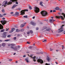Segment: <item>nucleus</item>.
<instances>
[{
  "instance_id": "nucleus-1",
  "label": "nucleus",
  "mask_w": 65,
  "mask_h": 65,
  "mask_svg": "<svg viewBox=\"0 0 65 65\" xmlns=\"http://www.w3.org/2000/svg\"><path fill=\"white\" fill-rule=\"evenodd\" d=\"M13 2H16L15 3L16 4H18V2H17V0H11L10 2H9L8 3L7 1H4L3 2V5L2 6H4V7H6V6H7V5H9V4H12Z\"/></svg>"
},
{
  "instance_id": "nucleus-2",
  "label": "nucleus",
  "mask_w": 65,
  "mask_h": 65,
  "mask_svg": "<svg viewBox=\"0 0 65 65\" xmlns=\"http://www.w3.org/2000/svg\"><path fill=\"white\" fill-rule=\"evenodd\" d=\"M41 14L42 16H46L47 14V12L46 11H42L41 13Z\"/></svg>"
},
{
  "instance_id": "nucleus-3",
  "label": "nucleus",
  "mask_w": 65,
  "mask_h": 65,
  "mask_svg": "<svg viewBox=\"0 0 65 65\" xmlns=\"http://www.w3.org/2000/svg\"><path fill=\"white\" fill-rule=\"evenodd\" d=\"M65 26V25H62V26H61L60 29H58V31H59L58 32V33H61V32H63V26Z\"/></svg>"
},
{
  "instance_id": "nucleus-4",
  "label": "nucleus",
  "mask_w": 65,
  "mask_h": 65,
  "mask_svg": "<svg viewBox=\"0 0 65 65\" xmlns=\"http://www.w3.org/2000/svg\"><path fill=\"white\" fill-rule=\"evenodd\" d=\"M34 9L36 13H38V12H39V8L35 7L34 8Z\"/></svg>"
},
{
  "instance_id": "nucleus-5",
  "label": "nucleus",
  "mask_w": 65,
  "mask_h": 65,
  "mask_svg": "<svg viewBox=\"0 0 65 65\" xmlns=\"http://www.w3.org/2000/svg\"><path fill=\"white\" fill-rule=\"evenodd\" d=\"M56 19H60V18H61L62 20H64V18H63V17L61 16H56Z\"/></svg>"
},
{
  "instance_id": "nucleus-6",
  "label": "nucleus",
  "mask_w": 65,
  "mask_h": 65,
  "mask_svg": "<svg viewBox=\"0 0 65 65\" xmlns=\"http://www.w3.org/2000/svg\"><path fill=\"white\" fill-rule=\"evenodd\" d=\"M28 9L23 10L21 11V15H23L25 14V11H28Z\"/></svg>"
},
{
  "instance_id": "nucleus-7",
  "label": "nucleus",
  "mask_w": 65,
  "mask_h": 65,
  "mask_svg": "<svg viewBox=\"0 0 65 65\" xmlns=\"http://www.w3.org/2000/svg\"><path fill=\"white\" fill-rule=\"evenodd\" d=\"M11 48L14 50V51H18L20 50L19 48H17V47H11Z\"/></svg>"
},
{
  "instance_id": "nucleus-8",
  "label": "nucleus",
  "mask_w": 65,
  "mask_h": 65,
  "mask_svg": "<svg viewBox=\"0 0 65 65\" xmlns=\"http://www.w3.org/2000/svg\"><path fill=\"white\" fill-rule=\"evenodd\" d=\"M7 32H3V37L6 38V36H7V35H6V34H7Z\"/></svg>"
},
{
  "instance_id": "nucleus-9",
  "label": "nucleus",
  "mask_w": 65,
  "mask_h": 65,
  "mask_svg": "<svg viewBox=\"0 0 65 65\" xmlns=\"http://www.w3.org/2000/svg\"><path fill=\"white\" fill-rule=\"evenodd\" d=\"M1 22L3 25H4V24L6 23L7 22L5 20H4L1 21Z\"/></svg>"
},
{
  "instance_id": "nucleus-10",
  "label": "nucleus",
  "mask_w": 65,
  "mask_h": 65,
  "mask_svg": "<svg viewBox=\"0 0 65 65\" xmlns=\"http://www.w3.org/2000/svg\"><path fill=\"white\" fill-rule=\"evenodd\" d=\"M37 61L38 62H40V63L41 64H42V63H43V61L41 59H38L37 60Z\"/></svg>"
},
{
  "instance_id": "nucleus-11",
  "label": "nucleus",
  "mask_w": 65,
  "mask_h": 65,
  "mask_svg": "<svg viewBox=\"0 0 65 65\" xmlns=\"http://www.w3.org/2000/svg\"><path fill=\"white\" fill-rule=\"evenodd\" d=\"M30 24L31 25H33V26H35V25H36V23H34V22L32 21H31L30 22Z\"/></svg>"
},
{
  "instance_id": "nucleus-12",
  "label": "nucleus",
  "mask_w": 65,
  "mask_h": 65,
  "mask_svg": "<svg viewBox=\"0 0 65 65\" xmlns=\"http://www.w3.org/2000/svg\"><path fill=\"white\" fill-rule=\"evenodd\" d=\"M55 20H54L53 19H50L49 20V22H50V23H53V22H55Z\"/></svg>"
},
{
  "instance_id": "nucleus-13",
  "label": "nucleus",
  "mask_w": 65,
  "mask_h": 65,
  "mask_svg": "<svg viewBox=\"0 0 65 65\" xmlns=\"http://www.w3.org/2000/svg\"><path fill=\"white\" fill-rule=\"evenodd\" d=\"M15 45L14 44H9L8 46H14Z\"/></svg>"
},
{
  "instance_id": "nucleus-14",
  "label": "nucleus",
  "mask_w": 65,
  "mask_h": 65,
  "mask_svg": "<svg viewBox=\"0 0 65 65\" xmlns=\"http://www.w3.org/2000/svg\"><path fill=\"white\" fill-rule=\"evenodd\" d=\"M3 29V26L1 24H0V30Z\"/></svg>"
},
{
  "instance_id": "nucleus-15",
  "label": "nucleus",
  "mask_w": 65,
  "mask_h": 65,
  "mask_svg": "<svg viewBox=\"0 0 65 65\" xmlns=\"http://www.w3.org/2000/svg\"><path fill=\"white\" fill-rule=\"evenodd\" d=\"M46 59L48 62H49L50 61V58L48 56H47V58H46Z\"/></svg>"
},
{
  "instance_id": "nucleus-16",
  "label": "nucleus",
  "mask_w": 65,
  "mask_h": 65,
  "mask_svg": "<svg viewBox=\"0 0 65 65\" xmlns=\"http://www.w3.org/2000/svg\"><path fill=\"white\" fill-rule=\"evenodd\" d=\"M17 5H13V6L12 7V8H14V7H15L16 6H17Z\"/></svg>"
},
{
  "instance_id": "nucleus-17",
  "label": "nucleus",
  "mask_w": 65,
  "mask_h": 65,
  "mask_svg": "<svg viewBox=\"0 0 65 65\" xmlns=\"http://www.w3.org/2000/svg\"><path fill=\"white\" fill-rule=\"evenodd\" d=\"M35 58H36V57L35 56H34L32 58L33 59V60L34 61V62H36V60H35Z\"/></svg>"
},
{
  "instance_id": "nucleus-18",
  "label": "nucleus",
  "mask_w": 65,
  "mask_h": 65,
  "mask_svg": "<svg viewBox=\"0 0 65 65\" xmlns=\"http://www.w3.org/2000/svg\"><path fill=\"white\" fill-rule=\"evenodd\" d=\"M51 30V28H49L46 29V31H50Z\"/></svg>"
},
{
  "instance_id": "nucleus-19",
  "label": "nucleus",
  "mask_w": 65,
  "mask_h": 65,
  "mask_svg": "<svg viewBox=\"0 0 65 65\" xmlns=\"http://www.w3.org/2000/svg\"><path fill=\"white\" fill-rule=\"evenodd\" d=\"M16 31L17 32H20V30L18 29H16Z\"/></svg>"
},
{
  "instance_id": "nucleus-20",
  "label": "nucleus",
  "mask_w": 65,
  "mask_h": 65,
  "mask_svg": "<svg viewBox=\"0 0 65 65\" xmlns=\"http://www.w3.org/2000/svg\"><path fill=\"white\" fill-rule=\"evenodd\" d=\"M55 9H56V10H59L60 8L58 7H56L55 8Z\"/></svg>"
},
{
  "instance_id": "nucleus-21",
  "label": "nucleus",
  "mask_w": 65,
  "mask_h": 65,
  "mask_svg": "<svg viewBox=\"0 0 65 65\" xmlns=\"http://www.w3.org/2000/svg\"><path fill=\"white\" fill-rule=\"evenodd\" d=\"M19 14V12H16L15 13V14L16 15H18Z\"/></svg>"
},
{
  "instance_id": "nucleus-22",
  "label": "nucleus",
  "mask_w": 65,
  "mask_h": 65,
  "mask_svg": "<svg viewBox=\"0 0 65 65\" xmlns=\"http://www.w3.org/2000/svg\"><path fill=\"white\" fill-rule=\"evenodd\" d=\"M25 26V25H23V24H22L21 25L20 27L21 28H22L23 27H24Z\"/></svg>"
},
{
  "instance_id": "nucleus-23",
  "label": "nucleus",
  "mask_w": 65,
  "mask_h": 65,
  "mask_svg": "<svg viewBox=\"0 0 65 65\" xmlns=\"http://www.w3.org/2000/svg\"><path fill=\"white\" fill-rule=\"evenodd\" d=\"M24 31V29H21L20 30V31H21V32H23Z\"/></svg>"
},
{
  "instance_id": "nucleus-24",
  "label": "nucleus",
  "mask_w": 65,
  "mask_h": 65,
  "mask_svg": "<svg viewBox=\"0 0 65 65\" xmlns=\"http://www.w3.org/2000/svg\"><path fill=\"white\" fill-rule=\"evenodd\" d=\"M11 30H12V31H14V30H15V28H11Z\"/></svg>"
},
{
  "instance_id": "nucleus-25",
  "label": "nucleus",
  "mask_w": 65,
  "mask_h": 65,
  "mask_svg": "<svg viewBox=\"0 0 65 65\" xmlns=\"http://www.w3.org/2000/svg\"><path fill=\"white\" fill-rule=\"evenodd\" d=\"M42 2H40V5H41V6H43V5H42Z\"/></svg>"
},
{
  "instance_id": "nucleus-26",
  "label": "nucleus",
  "mask_w": 65,
  "mask_h": 65,
  "mask_svg": "<svg viewBox=\"0 0 65 65\" xmlns=\"http://www.w3.org/2000/svg\"><path fill=\"white\" fill-rule=\"evenodd\" d=\"M5 31V29H3L1 30V32H4Z\"/></svg>"
},
{
  "instance_id": "nucleus-27",
  "label": "nucleus",
  "mask_w": 65,
  "mask_h": 65,
  "mask_svg": "<svg viewBox=\"0 0 65 65\" xmlns=\"http://www.w3.org/2000/svg\"><path fill=\"white\" fill-rule=\"evenodd\" d=\"M5 45V43H3L2 44V46H4Z\"/></svg>"
},
{
  "instance_id": "nucleus-28",
  "label": "nucleus",
  "mask_w": 65,
  "mask_h": 65,
  "mask_svg": "<svg viewBox=\"0 0 65 65\" xmlns=\"http://www.w3.org/2000/svg\"><path fill=\"white\" fill-rule=\"evenodd\" d=\"M25 60V61H26L27 62V63H28V62H29V61H28V59H26Z\"/></svg>"
},
{
  "instance_id": "nucleus-29",
  "label": "nucleus",
  "mask_w": 65,
  "mask_h": 65,
  "mask_svg": "<svg viewBox=\"0 0 65 65\" xmlns=\"http://www.w3.org/2000/svg\"><path fill=\"white\" fill-rule=\"evenodd\" d=\"M43 29H46V26H45L44 27H43Z\"/></svg>"
},
{
  "instance_id": "nucleus-30",
  "label": "nucleus",
  "mask_w": 65,
  "mask_h": 65,
  "mask_svg": "<svg viewBox=\"0 0 65 65\" xmlns=\"http://www.w3.org/2000/svg\"><path fill=\"white\" fill-rule=\"evenodd\" d=\"M9 40H10L7 39L5 40V41H9Z\"/></svg>"
},
{
  "instance_id": "nucleus-31",
  "label": "nucleus",
  "mask_w": 65,
  "mask_h": 65,
  "mask_svg": "<svg viewBox=\"0 0 65 65\" xmlns=\"http://www.w3.org/2000/svg\"><path fill=\"white\" fill-rule=\"evenodd\" d=\"M2 11L3 12H5V10H4L3 9L2 10Z\"/></svg>"
},
{
  "instance_id": "nucleus-32",
  "label": "nucleus",
  "mask_w": 65,
  "mask_h": 65,
  "mask_svg": "<svg viewBox=\"0 0 65 65\" xmlns=\"http://www.w3.org/2000/svg\"><path fill=\"white\" fill-rule=\"evenodd\" d=\"M30 33H33V31L31 30H30Z\"/></svg>"
},
{
  "instance_id": "nucleus-33",
  "label": "nucleus",
  "mask_w": 65,
  "mask_h": 65,
  "mask_svg": "<svg viewBox=\"0 0 65 65\" xmlns=\"http://www.w3.org/2000/svg\"><path fill=\"white\" fill-rule=\"evenodd\" d=\"M29 8L30 9H32V8H31V7H30V6H29Z\"/></svg>"
},
{
  "instance_id": "nucleus-34",
  "label": "nucleus",
  "mask_w": 65,
  "mask_h": 65,
  "mask_svg": "<svg viewBox=\"0 0 65 65\" xmlns=\"http://www.w3.org/2000/svg\"><path fill=\"white\" fill-rule=\"evenodd\" d=\"M13 31L11 30L9 31V33H12V32H13Z\"/></svg>"
},
{
  "instance_id": "nucleus-35",
  "label": "nucleus",
  "mask_w": 65,
  "mask_h": 65,
  "mask_svg": "<svg viewBox=\"0 0 65 65\" xmlns=\"http://www.w3.org/2000/svg\"><path fill=\"white\" fill-rule=\"evenodd\" d=\"M24 18H27L28 17L27 16H24L23 17Z\"/></svg>"
},
{
  "instance_id": "nucleus-36",
  "label": "nucleus",
  "mask_w": 65,
  "mask_h": 65,
  "mask_svg": "<svg viewBox=\"0 0 65 65\" xmlns=\"http://www.w3.org/2000/svg\"><path fill=\"white\" fill-rule=\"evenodd\" d=\"M7 37H10L11 36L10 35H8L7 36Z\"/></svg>"
},
{
  "instance_id": "nucleus-37",
  "label": "nucleus",
  "mask_w": 65,
  "mask_h": 65,
  "mask_svg": "<svg viewBox=\"0 0 65 65\" xmlns=\"http://www.w3.org/2000/svg\"><path fill=\"white\" fill-rule=\"evenodd\" d=\"M27 34H30V32L28 31H27Z\"/></svg>"
},
{
  "instance_id": "nucleus-38",
  "label": "nucleus",
  "mask_w": 65,
  "mask_h": 65,
  "mask_svg": "<svg viewBox=\"0 0 65 65\" xmlns=\"http://www.w3.org/2000/svg\"><path fill=\"white\" fill-rule=\"evenodd\" d=\"M46 40H44V41H43V42H46Z\"/></svg>"
},
{
  "instance_id": "nucleus-39",
  "label": "nucleus",
  "mask_w": 65,
  "mask_h": 65,
  "mask_svg": "<svg viewBox=\"0 0 65 65\" xmlns=\"http://www.w3.org/2000/svg\"><path fill=\"white\" fill-rule=\"evenodd\" d=\"M16 39H17V38H16V37H14V40H16Z\"/></svg>"
},
{
  "instance_id": "nucleus-40",
  "label": "nucleus",
  "mask_w": 65,
  "mask_h": 65,
  "mask_svg": "<svg viewBox=\"0 0 65 65\" xmlns=\"http://www.w3.org/2000/svg\"><path fill=\"white\" fill-rule=\"evenodd\" d=\"M38 29H39V28H38V27H37L36 28V30H38Z\"/></svg>"
},
{
  "instance_id": "nucleus-41",
  "label": "nucleus",
  "mask_w": 65,
  "mask_h": 65,
  "mask_svg": "<svg viewBox=\"0 0 65 65\" xmlns=\"http://www.w3.org/2000/svg\"><path fill=\"white\" fill-rule=\"evenodd\" d=\"M50 51H53V49L52 48L51 49V48H50Z\"/></svg>"
},
{
  "instance_id": "nucleus-42",
  "label": "nucleus",
  "mask_w": 65,
  "mask_h": 65,
  "mask_svg": "<svg viewBox=\"0 0 65 65\" xmlns=\"http://www.w3.org/2000/svg\"><path fill=\"white\" fill-rule=\"evenodd\" d=\"M9 61H12V59H10L9 60Z\"/></svg>"
},
{
  "instance_id": "nucleus-43",
  "label": "nucleus",
  "mask_w": 65,
  "mask_h": 65,
  "mask_svg": "<svg viewBox=\"0 0 65 65\" xmlns=\"http://www.w3.org/2000/svg\"><path fill=\"white\" fill-rule=\"evenodd\" d=\"M44 21H46V22H47L48 21V20H44Z\"/></svg>"
},
{
  "instance_id": "nucleus-44",
  "label": "nucleus",
  "mask_w": 65,
  "mask_h": 65,
  "mask_svg": "<svg viewBox=\"0 0 65 65\" xmlns=\"http://www.w3.org/2000/svg\"><path fill=\"white\" fill-rule=\"evenodd\" d=\"M62 49H63V48H64V46L63 45L62 46Z\"/></svg>"
},
{
  "instance_id": "nucleus-45",
  "label": "nucleus",
  "mask_w": 65,
  "mask_h": 65,
  "mask_svg": "<svg viewBox=\"0 0 65 65\" xmlns=\"http://www.w3.org/2000/svg\"><path fill=\"white\" fill-rule=\"evenodd\" d=\"M56 10H53V12H56Z\"/></svg>"
},
{
  "instance_id": "nucleus-46",
  "label": "nucleus",
  "mask_w": 65,
  "mask_h": 65,
  "mask_svg": "<svg viewBox=\"0 0 65 65\" xmlns=\"http://www.w3.org/2000/svg\"><path fill=\"white\" fill-rule=\"evenodd\" d=\"M35 16L33 17H32V19H35Z\"/></svg>"
},
{
  "instance_id": "nucleus-47",
  "label": "nucleus",
  "mask_w": 65,
  "mask_h": 65,
  "mask_svg": "<svg viewBox=\"0 0 65 65\" xmlns=\"http://www.w3.org/2000/svg\"><path fill=\"white\" fill-rule=\"evenodd\" d=\"M20 36V34H18L17 35V36L18 37Z\"/></svg>"
},
{
  "instance_id": "nucleus-48",
  "label": "nucleus",
  "mask_w": 65,
  "mask_h": 65,
  "mask_svg": "<svg viewBox=\"0 0 65 65\" xmlns=\"http://www.w3.org/2000/svg\"><path fill=\"white\" fill-rule=\"evenodd\" d=\"M3 20H5V18H2Z\"/></svg>"
},
{
  "instance_id": "nucleus-49",
  "label": "nucleus",
  "mask_w": 65,
  "mask_h": 65,
  "mask_svg": "<svg viewBox=\"0 0 65 65\" xmlns=\"http://www.w3.org/2000/svg\"><path fill=\"white\" fill-rule=\"evenodd\" d=\"M18 48H20V46H18Z\"/></svg>"
},
{
  "instance_id": "nucleus-50",
  "label": "nucleus",
  "mask_w": 65,
  "mask_h": 65,
  "mask_svg": "<svg viewBox=\"0 0 65 65\" xmlns=\"http://www.w3.org/2000/svg\"><path fill=\"white\" fill-rule=\"evenodd\" d=\"M11 14H13V12H12L10 13Z\"/></svg>"
},
{
  "instance_id": "nucleus-51",
  "label": "nucleus",
  "mask_w": 65,
  "mask_h": 65,
  "mask_svg": "<svg viewBox=\"0 0 65 65\" xmlns=\"http://www.w3.org/2000/svg\"><path fill=\"white\" fill-rule=\"evenodd\" d=\"M53 12V10H50V12Z\"/></svg>"
},
{
  "instance_id": "nucleus-52",
  "label": "nucleus",
  "mask_w": 65,
  "mask_h": 65,
  "mask_svg": "<svg viewBox=\"0 0 65 65\" xmlns=\"http://www.w3.org/2000/svg\"><path fill=\"white\" fill-rule=\"evenodd\" d=\"M2 17V15L0 14V17Z\"/></svg>"
},
{
  "instance_id": "nucleus-53",
  "label": "nucleus",
  "mask_w": 65,
  "mask_h": 65,
  "mask_svg": "<svg viewBox=\"0 0 65 65\" xmlns=\"http://www.w3.org/2000/svg\"><path fill=\"white\" fill-rule=\"evenodd\" d=\"M27 44H30V43L28 42H27Z\"/></svg>"
},
{
  "instance_id": "nucleus-54",
  "label": "nucleus",
  "mask_w": 65,
  "mask_h": 65,
  "mask_svg": "<svg viewBox=\"0 0 65 65\" xmlns=\"http://www.w3.org/2000/svg\"><path fill=\"white\" fill-rule=\"evenodd\" d=\"M18 10H21V9L19 8L18 9Z\"/></svg>"
},
{
  "instance_id": "nucleus-55",
  "label": "nucleus",
  "mask_w": 65,
  "mask_h": 65,
  "mask_svg": "<svg viewBox=\"0 0 65 65\" xmlns=\"http://www.w3.org/2000/svg\"><path fill=\"white\" fill-rule=\"evenodd\" d=\"M56 64H58V62H55Z\"/></svg>"
},
{
  "instance_id": "nucleus-56",
  "label": "nucleus",
  "mask_w": 65,
  "mask_h": 65,
  "mask_svg": "<svg viewBox=\"0 0 65 65\" xmlns=\"http://www.w3.org/2000/svg\"><path fill=\"white\" fill-rule=\"evenodd\" d=\"M8 29H6V31H8Z\"/></svg>"
},
{
  "instance_id": "nucleus-57",
  "label": "nucleus",
  "mask_w": 65,
  "mask_h": 65,
  "mask_svg": "<svg viewBox=\"0 0 65 65\" xmlns=\"http://www.w3.org/2000/svg\"><path fill=\"white\" fill-rule=\"evenodd\" d=\"M23 57H26V56L25 55H24L23 56Z\"/></svg>"
},
{
  "instance_id": "nucleus-58",
  "label": "nucleus",
  "mask_w": 65,
  "mask_h": 65,
  "mask_svg": "<svg viewBox=\"0 0 65 65\" xmlns=\"http://www.w3.org/2000/svg\"><path fill=\"white\" fill-rule=\"evenodd\" d=\"M30 56L32 58V55H30Z\"/></svg>"
},
{
  "instance_id": "nucleus-59",
  "label": "nucleus",
  "mask_w": 65,
  "mask_h": 65,
  "mask_svg": "<svg viewBox=\"0 0 65 65\" xmlns=\"http://www.w3.org/2000/svg\"><path fill=\"white\" fill-rule=\"evenodd\" d=\"M6 14H4V15H5Z\"/></svg>"
},
{
  "instance_id": "nucleus-60",
  "label": "nucleus",
  "mask_w": 65,
  "mask_h": 65,
  "mask_svg": "<svg viewBox=\"0 0 65 65\" xmlns=\"http://www.w3.org/2000/svg\"><path fill=\"white\" fill-rule=\"evenodd\" d=\"M15 53H14V54H13V55H15Z\"/></svg>"
},
{
  "instance_id": "nucleus-61",
  "label": "nucleus",
  "mask_w": 65,
  "mask_h": 65,
  "mask_svg": "<svg viewBox=\"0 0 65 65\" xmlns=\"http://www.w3.org/2000/svg\"><path fill=\"white\" fill-rule=\"evenodd\" d=\"M0 41L2 42V40H0Z\"/></svg>"
},
{
  "instance_id": "nucleus-62",
  "label": "nucleus",
  "mask_w": 65,
  "mask_h": 65,
  "mask_svg": "<svg viewBox=\"0 0 65 65\" xmlns=\"http://www.w3.org/2000/svg\"><path fill=\"white\" fill-rule=\"evenodd\" d=\"M26 24V23H24V24Z\"/></svg>"
},
{
  "instance_id": "nucleus-63",
  "label": "nucleus",
  "mask_w": 65,
  "mask_h": 65,
  "mask_svg": "<svg viewBox=\"0 0 65 65\" xmlns=\"http://www.w3.org/2000/svg\"><path fill=\"white\" fill-rule=\"evenodd\" d=\"M15 63H18V61H16Z\"/></svg>"
},
{
  "instance_id": "nucleus-64",
  "label": "nucleus",
  "mask_w": 65,
  "mask_h": 65,
  "mask_svg": "<svg viewBox=\"0 0 65 65\" xmlns=\"http://www.w3.org/2000/svg\"><path fill=\"white\" fill-rule=\"evenodd\" d=\"M37 54H40L39 53H38Z\"/></svg>"
}]
</instances>
